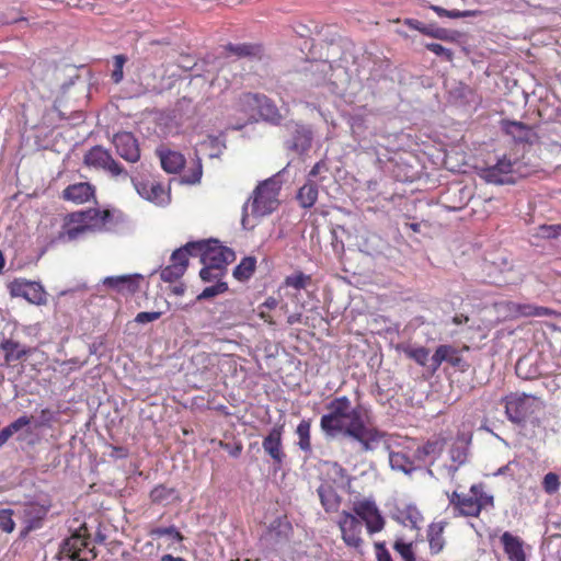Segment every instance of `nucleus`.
<instances>
[{
	"mask_svg": "<svg viewBox=\"0 0 561 561\" xmlns=\"http://www.w3.org/2000/svg\"><path fill=\"white\" fill-rule=\"evenodd\" d=\"M126 222L127 217L119 210L89 208L73 211L66 216L59 239L73 241L85 232H116Z\"/></svg>",
	"mask_w": 561,
	"mask_h": 561,
	"instance_id": "1",
	"label": "nucleus"
},
{
	"mask_svg": "<svg viewBox=\"0 0 561 561\" xmlns=\"http://www.w3.org/2000/svg\"><path fill=\"white\" fill-rule=\"evenodd\" d=\"M328 413L320 420V427L327 437L345 436L350 426H356L363 417L358 409L352 407L346 396L337 397L325 405Z\"/></svg>",
	"mask_w": 561,
	"mask_h": 561,
	"instance_id": "2",
	"label": "nucleus"
},
{
	"mask_svg": "<svg viewBox=\"0 0 561 561\" xmlns=\"http://www.w3.org/2000/svg\"><path fill=\"white\" fill-rule=\"evenodd\" d=\"M188 248L191 256H199L204 275L209 268L227 272V266L236 260L233 250L221 245L217 239L191 241Z\"/></svg>",
	"mask_w": 561,
	"mask_h": 561,
	"instance_id": "3",
	"label": "nucleus"
},
{
	"mask_svg": "<svg viewBox=\"0 0 561 561\" xmlns=\"http://www.w3.org/2000/svg\"><path fill=\"white\" fill-rule=\"evenodd\" d=\"M502 401L504 402L506 417L518 426H524L531 414L543 408L540 398L524 392L510 393Z\"/></svg>",
	"mask_w": 561,
	"mask_h": 561,
	"instance_id": "4",
	"label": "nucleus"
},
{
	"mask_svg": "<svg viewBox=\"0 0 561 561\" xmlns=\"http://www.w3.org/2000/svg\"><path fill=\"white\" fill-rule=\"evenodd\" d=\"M282 188L279 173L261 182L253 192L252 214L263 217L272 214L278 206V194Z\"/></svg>",
	"mask_w": 561,
	"mask_h": 561,
	"instance_id": "5",
	"label": "nucleus"
},
{
	"mask_svg": "<svg viewBox=\"0 0 561 561\" xmlns=\"http://www.w3.org/2000/svg\"><path fill=\"white\" fill-rule=\"evenodd\" d=\"M60 553L77 561H91L96 557L95 547L84 525L62 541Z\"/></svg>",
	"mask_w": 561,
	"mask_h": 561,
	"instance_id": "6",
	"label": "nucleus"
},
{
	"mask_svg": "<svg viewBox=\"0 0 561 561\" xmlns=\"http://www.w3.org/2000/svg\"><path fill=\"white\" fill-rule=\"evenodd\" d=\"M84 163L89 167L103 169L111 173L112 176H128L124 167L118 163L107 150L100 146L91 148L84 154Z\"/></svg>",
	"mask_w": 561,
	"mask_h": 561,
	"instance_id": "7",
	"label": "nucleus"
},
{
	"mask_svg": "<svg viewBox=\"0 0 561 561\" xmlns=\"http://www.w3.org/2000/svg\"><path fill=\"white\" fill-rule=\"evenodd\" d=\"M353 511L356 517L363 520L369 534L379 533L385 527V518L380 514L375 501L363 500L355 502Z\"/></svg>",
	"mask_w": 561,
	"mask_h": 561,
	"instance_id": "8",
	"label": "nucleus"
},
{
	"mask_svg": "<svg viewBox=\"0 0 561 561\" xmlns=\"http://www.w3.org/2000/svg\"><path fill=\"white\" fill-rule=\"evenodd\" d=\"M188 256H191V250L187 242L172 252L170 257L171 263L160 271L161 279L165 283L179 280L187 270Z\"/></svg>",
	"mask_w": 561,
	"mask_h": 561,
	"instance_id": "9",
	"label": "nucleus"
},
{
	"mask_svg": "<svg viewBox=\"0 0 561 561\" xmlns=\"http://www.w3.org/2000/svg\"><path fill=\"white\" fill-rule=\"evenodd\" d=\"M9 290L12 297H23L34 305H44L47 301L46 291L37 282L16 278L9 284Z\"/></svg>",
	"mask_w": 561,
	"mask_h": 561,
	"instance_id": "10",
	"label": "nucleus"
},
{
	"mask_svg": "<svg viewBox=\"0 0 561 561\" xmlns=\"http://www.w3.org/2000/svg\"><path fill=\"white\" fill-rule=\"evenodd\" d=\"M345 437L358 442L362 451L367 453L376 448V444L385 437V433L375 427H367L364 420H362L359 423H356V426H350L347 428Z\"/></svg>",
	"mask_w": 561,
	"mask_h": 561,
	"instance_id": "11",
	"label": "nucleus"
},
{
	"mask_svg": "<svg viewBox=\"0 0 561 561\" xmlns=\"http://www.w3.org/2000/svg\"><path fill=\"white\" fill-rule=\"evenodd\" d=\"M481 176L488 183L500 185L514 183V162L503 157L494 165L482 169Z\"/></svg>",
	"mask_w": 561,
	"mask_h": 561,
	"instance_id": "12",
	"label": "nucleus"
},
{
	"mask_svg": "<svg viewBox=\"0 0 561 561\" xmlns=\"http://www.w3.org/2000/svg\"><path fill=\"white\" fill-rule=\"evenodd\" d=\"M339 527L346 546L355 549L362 546V522L355 515L343 511L339 520Z\"/></svg>",
	"mask_w": 561,
	"mask_h": 561,
	"instance_id": "13",
	"label": "nucleus"
},
{
	"mask_svg": "<svg viewBox=\"0 0 561 561\" xmlns=\"http://www.w3.org/2000/svg\"><path fill=\"white\" fill-rule=\"evenodd\" d=\"M283 426H274L270 430L268 434L263 438L262 447L264 451L273 460L275 469H280L286 458V454L283 449Z\"/></svg>",
	"mask_w": 561,
	"mask_h": 561,
	"instance_id": "14",
	"label": "nucleus"
},
{
	"mask_svg": "<svg viewBox=\"0 0 561 561\" xmlns=\"http://www.w3.org/2000/svg\"><path fill=\"white\" fill-rule=\"evenodd\" d=\"M116 152L124 160L135 163L140 159V149L137 139L129 131L117 133L113 138Z\"/></svg>",
	"mask_w": 561,
	"mask_h": 561,
	"instance_id": "15",
	"label": "nucleus"
},
{
	"mask_svg": "<svg viewBox=\"0 0 561 561\" xmlns=\"http://www.w3.org/2000/svg\"><path fill=\"white\" fill-rule=\"evenodd\" d=\"M313 134L310 127L306 125H296L291 138L286 141V148L295 153L302 156L312 145Z\"/></svg>",
	"mask_w": 561,
	"mask_h": 561,
	"instance_id": "16",
	"label": "nucleus"
},
{
	"mask_svg": "<svg viewBox=\"0 0 561 561\" xmlns=\"http://www.w3.org/2000/svg\"><path fill=\"white\" fill-rule=\"evenodd\" d=\"M500 540L510 561H527L524 541L519 537L505 531Z\"/></svg>",
	"mask_w": 561,
	"mask_h": 561,
	"instance_id": "17",
	"label": "nucleus"
},
{
	"mask_svg": "<svg viewBox=\"0 0 561 561\" xmlns=\"http://www.w3.org/2000/svg\"><path fill=\"white\" fill-rule=\"evenodd\" d=\"M93 196L94 187L88 182L71 184L62 191V198L76 204L89 202Z\"/></svg>",
	"mask_w": 561,
	"mask_h": 561,
	"instance_id": "18",
	"label": "nucleus"
},
{
	"mask_svg": "<svg viewBox=\"0 0 561 561\" xmlns=\"http://www.w3.org/2000/svg\"><path fill=\"white\" fill-rule=\"evenodd\" d=\"M0 351L4 353V360L7 364L18 362L31 354V348L22 345L20 342L12 339L3 337L0 341Z\"/></svg>",
	"mask_w": 561,
	"mask_h": 561,
	"instance_id": "19",
	"label": "nucleus"
},
{
	"mask_svg": "<svg viewBox=\"0 0 561 561\" xmlns=\"http://www.w3.org/2000/svg\"><path fill=\"white\" fill-rule=\"evenodd\" d=\"M261 96L260 93H242L237 100L236 107L248 121L256 119Z\"/></svg>",
	"mask_w": 561,
	"mask_h": 561,
	"instance_id": "20",
	"label": "nucleus"
},
{
	"mask_svg": "<svg viewBox=\"0 0 561 561\" xmlns=\"http://www.w3.org/2000/svg\"><path fill=\"white\" fill-rule=\"evenodd\" d=\"M515 371L519 378L525 380L535 379L542 374L537 359L533 355L520 357L515 365Z\"/></svg>",
	"mask_w": 561,
	"mask_h": 561,
	"instance_id": "21",
	"label": "nucleus"
},
{
	"mask_svg": "<svg viewBox=\"0 0 561 561\" xmlns=\"http://www.w3.org/2000/svg\"><path fill=\"white\" fill-rule=\"evenodd\" d=\"M47 513L48 506L46 505L38 503H30L28 505H26L24 507V519L26 524V529L33 530L39 528Z\"/></svg>",
	"mask_w": 561,
	"mask_h": 561,
	"instance_id": "22",
	"label": "nucleus"
},
{
	"mask_svg": "<svg viewBox=\"0 0 561 561\" xmlns=\"http://www.w3.org/2000/svg\"><path fill=\"white\" fill-rule=\"evenodd\" d=\"M317 493L319 495L321 505L328 513L336 512L341 504V496L336 493L335 489L329 483H322Z\"/></svg>",
	"mask_w": 561,
	"mask_h": 561,
	"instance_id": "23",
	"label": "nucleus"
},
{
	"mask_svg": "<svg viewBox=\"0 0 561 561\" xmlns=\"http://www.w3.org/2000/svg\"><path fill=\"white\" fill-rule=\"evenodd\" d=\"M104 286L111 288L117 293H135L138 288L137 278L129 275L122 276H108L103 280Z\"/></svg>",
	"mask_w": 561,
	"mask_h": 561,
	"instance_id": "24",
	"label": "nucleus"
},
{
	"mask_svg": "<svg viewBox=\"0 0 561 561\" xmlns=\"http://www.w3.org/2000/svg\"><path fill=\"white\" fill-rule=\"evenodd\" d=\"M319 188L317 182L308 179L307 182L298 190L296 199L300 207L311 208L318 199Z\"/></svg>",
	"mask_w": 561,
	"mask_h": 561,
	"instance_id": "25",
	"label": "nucleus"
},
{
	"mask_svg": "<svg viewBox=\"0 0 561 561\" xmlns=\"http://www.w3.org/2000/svg\"><path fill=\"white\" fill-rule=\"evenodd\" d=\"M447 522L432 523L427 529V540L433 554L439 553L445 547L444 529Z\"/></svg>",
	"mask_w": 561,
	"mask_h": 561,
	"instance_id": "26",
	"label": "nucleus"
},
{
	"mask_svg": "<svg viewBox=\"0 0 561 561\" xmlns=\"http://www.w3.org/2000/svg\"><path fill=\"white\" fill-rule=\"evenodd\" d=\"M256 116H259L263 121L268 122L274 125L280 124V122L283 119L275 103L264 94H262V96H261L260 106H259Z\"/></svg>",
	"mask_w": 561,
	"mask_h": 561,
	"instance_id": "27",
	"label": "nucleus"
},
{
	"mask_svg": "<svg viewBox=\"0 0 561 561\" xmlns=\"http://www.w3.org/2000/svg\"><path fill=\"white\" fill-rule=\"evenodd\" d=\"M444 446L445 440L443 438L428 439L424 445L416 448L414 456L421 461L432 457L434 461L442 455Z\"/></svg>",
	"mask_w": 561,
	"mask_h": 561,
	"instance_id": "28",
	"label": "nucleus"
},
{
	"mask_svg": "<svg viewBox=\"0 0 561 561\" xmlns=\"http://www.w3.org/2000/svg\"><path fill=\"white\" fill-rule=\"evenodd\" d=\"M159 157L162 169L168 173H176L185 164L184 156L178 151H159Z\"/></svg>",
	"mask_w": 561,
	"mask_h": 561,
	"instance_id": "29",
	"label": "nucleus"
},
{
	"mask_svg": "<svg viewBox=\"0 0 561 561\" xmlns=\"http://www.w3.org/2000/svg\"><path fill=\"white\" fill-rule=\"evenodd\" d=\"M503 130L512 136L515 141L526 142L530 137V128L522 122L503 121Z\"/></svg>",
	"mask_w": 561,
	"mask_h": 561,
	"instance_id": "30",
	"label": "nucleus"
},
{
	"mask_svg": "<svg viewBox=\"0 0 561 561\" xmlns=\"http://www.w3.org/2000/svg\"><path fill=\"white\" fill-rule=\"evenodd\" d=\"M396 519L404 526L410 525L411 528L419 529L420 524L423 522V516L416 506L408 505L398 512Z\"/></svg>",
	"mask_w": 561,
	"mask_h": 561,
	"instance_id": "31",
	"label": "nucleus"
},
{
	"mask_svg": "<svg viewBox=\"0 0 561 561\" xmlns=\"http://www.w3.org/2000/svg\"><path fill=\"white\" fill-rule=\"evenodd\" d=\"M389 463L392 470L401 471L405 474H411L416 470L413 460L401 451H390Z\"/></svg>",
	"mask_w": 561,
	"mask_h": 561,
	"instance_id": "32",
	"label": "nucleus"
},
{
	"mask_svg": "<svg viewBox=\"0 0 561 561\" xmlns=\"http://www.w3.org/2000/svg\"><path fill=\"white\" fill-rule=\"evenodd\" d=\"M150 499L154 504L167 505L176 500L178 495L173 488L159 484L150 492Z\"/></svg>",
	"mask_w": 561,
	"mask_h": 561,
	"instance_id": "33",
	"label": "nucleus"
},
{
	"mask_svg": "<svg viewBox=\"0 0 561 561\" xmlns=\"http://www.w3.org/2000/svg\"><path fill=\"white\" fill-rule=\"evenodd\" d=\"M453 353H456V348L451 345H439L434 355L431 357L428 368L432 373H435L442 365L443 362H448Z\"/></svg>",
	"mask_w": 561,
	"mask_h": 561,
	"instance_id": "34",
	"label": "nucleus"
},
{
	"mask_svg": "<svg viewBox=\"0 0 561 561\" xmlns=\"http://www.w3.org/2000/svg\"><path fill=\"white\" fill-rule=\"evenodd\" d=\"M481 513L480 506L471 494H466L461 500L460 508L457 513H454V517L466 516V517H478Z\"/></svg>",
	"mask_w": 561,
	"mask_h": 561,
	"instance_id": "35",
	"label": "nucleus"
},
{
	"mask_svg": "<svg viewBox=\"0 0 561 561\" xmlns=\"http://www.w3.org/2000/svg\"><path fill=\"white\" fill-rule=\"evenodd\" d=\"M256 260L253 256H245L234 267L233 276L239 280L249 279L255 271Z\"/></svg>",
	"mask_w": 561,
	"mask_h": 561,
	"instance_id": "36",
	"label": "nucleus"
},
{
	"mask_svg": "<svg viewBox=\"0 0 561 561\" xmlns=\"http://www.w3.org/2000/svg\"><path fill=\"white\" fill-rule=\"evenodd\" d=\"M310 427V420H302L296 428V434L298 436V446L302 451L306 453L311 451Z\"/></svg>",
	"mask_w": 561,
	"mask_h": 561,
	"instance_id": "37",
	"label": "nucleus"
},
{
	"mask_svg": "<svg viewBox=\"0 0 561 561\" xmlns=\"http://www.w3.org/2000/svg\"><path fill=\"white\" fill-rule=\"evenodd\" d=\"M330 474L333 480V482L342 488V489H350L352 483V477L348 476L346 469H344L341 465L337 462L331 463L330 467Z\"/></svg>",
	"mask_w": 561,
	"mask_h": 561,
	"instance_id": "38",
	"label": "nucleus"
},
{
	"mask_svg": "<svg viewBox=\"0 0 561 561\" xmlns=\"http://www.w3.org/2000/svg\"><path fill=\"white\" fill-rule=\"evenodd\" d=\"M226 49L238 57L256 56L260 53V46L253 44H228Z\"/></svg>",
	"mask_w": 561,
	"mask_h": 561,
	"instance_id": "39",
	"label": "nucleus"
},
{
	"mask_svg": "<svg viewBox=\"0 0 561 561\" xmlns=\"http://www.w3.org/2000/svg\"><path fill=\"white\" fill-rule=\"evenodd\" d=\"M470 493L473 497H476V501L479 504L481 511L485 507L494 506V499L492 495L486 494L483 491V484L480 483L471 485Z\"/></svg>",
	"mask_w": 561,
	"mask_h": 561,
	"instance_id": "40",
	"label": "nucleus"
},
{
	"mask_svg": "<svg viewBox=\"0 0 561 561\" xmlns=\"http://www.w3.org/2000/svg\"><path fill=\"white\" fill-rule=\"evenodd\" d=\"M404 354L421 366H426L431 360L430 350L424 346L407 347L404 348Z\"/></svg>",
	"mask_w": 561,
	"mask_h": 561,
	"instance_id": "41",
	"label": "nucleus"
},
{
	"mask_svg": "<svg viewBox=\"0 0 561 561\" xmlns=\"http://www.w3.org/2000/svg\"><path fill=\"white\" fill-rule=\"evenodd\" d=\"M204 145L209 149V158H219L226 149V141L219 136H209Z\"/></svg>",
	"mask_w": 561,
	"mask_h": 561,
	"instance_id": "42",
	"label": "nucleus"
},
{
	"mask_svg": "<svg viewBox=\"0 0 561 561\" xmlns=\"http://www.w3.org/2000/svg\"><path fill=\"white\" fill-rule=\"evenodd\" d=\"M541 485L547 494H556L561 485L559 476L554 472H548L547 474H545Z\"/></svg>",
	"mask_w": 561,
	"mask_h": 561,
	"instance_id": "43",
	"label": "nucleus"
},
{
	"mask_svg": "<svg viewBox=\"0 0 561 561\" xmlns=\"http://www.w3.org/2000/svg\"><path fill=\"white\" fill-rule=\"evenodd\" d=\"M431 9L439 18L458 19V18L472 16L476 14L473 11L446 10L438 5H432Z\"/></svg>",
	"mask_w": 561,
	"mask_h": 561,
	"instance_id": "44",
	"label": "nucleus"
},
{
	"mask_svg": "<svg viewBox=\"0 0 561 561\" xmlns=\"http://www.w3.org/2000/svg\"><path fill=\"white\" fill-rule=\"evenodd\" d=\"M227 290H228L227 283L217 282L215 285L204 288V290L197 296V299L198 300L209 299V298L215 297L219 294H222Z\"/></svg>",
	"mask_w": 561,
	"mask_h": 561,
	"instance_id": "45",
	"label": "nucleus"
},
{
	"mask_svg": "<svg viewBox=\"0 0 561 561\" xmlns=\"http://www.w3.org/2000/svg\"><path fill=\"white\" fill-rule=\"evenodd\" d=\"M394 550L402 557L404 561H415L412 543L403 542L398 539L393 546Z\"/></svg>",
	"mask_w": 561,
	"mask_h": 561,
	"instance_id": "46",
	"label": "nucleus"
},
{
	"mask_svg": "<svg viewBox=\"0 0 561 561\" xmlns=\"http://www.w3.org/2000/svg\"><path fill=\"white\" fill-rule=\"evenodd\" d=\"M426 49L435 54L436 56L444 57L445 60L451 61L454 57V53L449 49L444 47L440 44L437 43H428L425 45Z\"/></svg>",
	"mask_w": 561,
	"mask_h": 561,
	"instance_id": "47",
	"label": "nucleus"
},
{
	"mask_svg": "<svg viewBox=\"0 0 561 561\" xmlns=\"http://www.w3.org/2000/svg\"><path fill=\"white\" fill-rule=\"evenodd\" d=\"M126 62V57L124 55H116L114 57V69L112 72V79L115 83H119L123 80V67Z\"/></svg>",
	"mask_w": 561,
	"mask_h": 561,
	"instance_id": "48",
	"label": "nucleus"
},
{
	"mask_svg": "<svg viewBox=\"0 0 561 561\" xmlns=\"http://www.w3.org/2000/svg\"><path fill=\"white\" fill-rule=\"evenodd\" d=\"M152 534L156 535L157 537L170 536V537H172L176 541H182L183 540L182 534L174 526L156 528L152 531Z\"/></svg>",
	"mask_w": 561,
	"mask_h": 561,
	"instance_id": "49",
	"label": "nucleus"
},
{
	"mask_svg": "<svg viewBox=\"0 0 561 561\" xmlns=\"http://www.w3.org/2000/svg\"><path fill=\"white\" fill-rule=\"evenodd\" d=\"M309 280V276L298 273L291 276H288L285 280L287 286L294 287L296 289L305 288L307 282Z\"/></svg>",
	"mask_w": 561,
	"mask_h": 561,
	"instance_id": "50",
	"label": "nucleus"
},
{
	"mask_svg": "<svg viewBox=\"0 0 561 561\" xmlns=\"http://www.w3.org/2000/svg\"><path fill=\"white\" fill-rule=\"evenodd\" d=\"M459 37V32L439 27L435 30L434 38L446 41V42H457Z\"/></svg>",
	"mask_w": 561,
	"mask_h": 561,
	"instance_id": "51",
	"label": "nucleus"
},
{
	"mask_svg": "<svg viewBox=\"0 0 561 561\" xmlns=\"http://www.w3.org/2000/svg\"><path fill=\"white\" fill-rule=\"evenodd\" d=\"M164 195L163 187L158 183L150 184V193H146V199L160 204L162 202V196Z\"/></svg>",
	"mask_w": 561,
	"mask_h": 561,
	"instance_id": "52",
	"label": "nucleus"
},
{
	"mask_svg": "<svg viewBox=\"0 0 561 561\" xmlns=\"http://www.w3.org/2000/svg\"><path fill=\"white\" fill-rule=\"evenodd\" d=\"M14 522L11 517V511H1L0 512V529L5 533H12L14 529Z\"/></svg>",
	"mask_w": 561,
	"mask_h": 561,
	"instance_id": "53",
	"label": "nucleus"
},
{
	"mask_svg": "<svg viewBox=\"0 0 561 561\" xmlns=\"http://www.w3.org/2000/svg\"><path fill=\"white\" fill-rule=\"evenodd\" d=\"M522 313L527 317H529V316L543 317V316L550 314L551 310L546 307H536V306H531V305H525L522 308Z\"/></svg>",
	"mask_w": 561,
	"mask_h": 561,
	"instance_id": "54",
	"label": "nucleus"
},
{
	"mask_svg": "<svg viewBox=\"0 0 561 561\" xmlns=\"http://www.w3.org/2000/svg\"><path fill=\"white\" fill-rule=\"evenodd\" d=\"M540 236L543 238H558L561 236V225H543L540 228Z\"/></svg>",
	"mask_w": 561,
	"mask_h": 561,
	"instance_id": "55",
	"label": "nucleus"
},
{
	"mask_svg": "<svg viewBox=\"0 0 561 561\" xmlns=\"http://www.w3.org/2000/svg\"><path fill=\"white\" fill-rule=\"evenodd\" d=\"M55 420V413L49 409H43L36 421V427H45L50 426L51 422Z\"/></svg>",
	"mask_w": 561,
	"mask_h": 561,
	"instance_id": "56",
	"label": "nucleus"
},
{
	"mask_svg": "<svg viewBox=\"0 0 561 561\" xmlns=\"http://www.w3.org/2000/svg\"><path fill=\"white\" fill-rule=\"evenodd\" d=\"M161 314H162V312H160V311H151V312L142 311V312L137 313V316L135 318V322L140 323V324L152 322V321L158 320L161 317Z\"/></svg>",
	"mask_w": 561,
	"mask_h": 561,
	"instance_id": "57",
	"label": "nucleus"
},
{
	"mask_svg": "<svg viewBox=\"0 0 561 561\" xmlns=\"http://www.w3.org/2000/svg\"><path fill=\"white\" fill-rule=\"evenodd\" d=\"M225 274H226V272H224L221 270H215V268H209L208 274H205V275L203 274V268L199 271V277L203 282H213V280L221 282V278Z\"/></svg>",
	"mask_w": 561,
	"mask_h": 561,
	"instance_id": "58",
	"label": "nucleus"
},
{
	"mask_svg": "<svg viewBox=\"0 0 561 561\" xmlns=\"http://www.w3.org/2000/svg\"><path fill=\"white\" fill-rule=\"evenodd\" d=\"M31 417H28L27 415H22L20 417H18L15 421H13L12 423H10L8 425V427L10 428L11 433L14 434L19 431H21L23 427L27 426L31 424Z\"/></svg>",
	"mask_w": 561,
	"mask_h": 561,
	"instance_id": "59",
	"label": "nucleus"
},
{
	"mask_svg": "<svg viewBox=\"0 0 561 561\" xmlns=\"http://www.w3.org/2000/svg\"><path fill=\"white\" fill-rule=\"evenodd\" d=\"M202 174H203V168H202L201 160L198 159L196 168L192 171V173L190 175L184 178V182L187 184L199 183V181L202 179Z\"/></svg>",
	"mask_w": 561,
	"mask_h": 561,
	"instance_id": "60",
	"label": "nucleus"
},
{
	"mask_svg": "<svg viewBox=\"0 0 561 561\" xmlns=\"http://www.w3.org/2000/svg\"><path fill=\"white\" fill-rule=\"evenodd\" d=\"M377 561H392L390 552L387 550L385 542H375Z\"/></svg>",
	"mask_w": 561,
	"mask_h": 561,
	"instance_id": "61",
	"label": "nucleus"
},
{
	"mask_svg": "<svg viewBox=\"0 0 561 561\" xmlns=\"http://www.w3.org/2000/svg\"><path fill=\"white\" fill-rule=\"evenodd\" d=\"M465 495L466 494L458 493L457 491H454L451 494H447L449 505L453 506L454 513H457L458 510L460 508V503H461V500L465 497Z\"/></svg>",
	"mask_w": 561,
	"mask_h": 561,
	"instance_id": "62",
	"label": "nucleus"
},
{
	"mask_svg": "<svg viewBox=\"0 0 561 561\" xmlns=\"http://www.w3.org/2000/svg\"><path fill=\"white\" fill-rule=\"evenodd\" d=\"M329 168H328V164L324 160H320L318 161L313 167L312 169L309 171L308 173V179L310 180H313L314 178H317L322 171H328Z\"/></svg>",
	"mask_w": 561,
	"mask_h": 561,
	"instance_id": "63",
	"label": "nucleus"
},
{
	"mask_svg": "<svg viewBox=\"0 0 561 561\" xmlns=\"http://www.w3.org/2000/svg\"><path fill=\"white\" fill-rule=\"evenodd\" d=\"M469 317L463 313H457L453 316L450 319L445 321V325H449L450 323L456 327H462L469 322Z\"/></svg>",
	"mask_w": 561,
	"mask_h": 561,
	"instance_id": "64",
	"label": "nucleus"
}]
</instances>
